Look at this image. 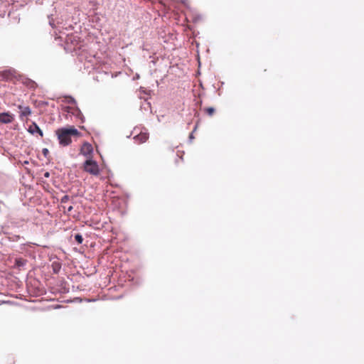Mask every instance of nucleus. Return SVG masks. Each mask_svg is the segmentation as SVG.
<instances>
[{"label": "nucleus", "mask_w": 364, "mask_h": 364, "mask_svg": "<svg viewBox=\"0 0 364 364\" xmlns=\"http://www.w3.org/2000/svg\"><path fill=\"white\" fill-rule=\"evenodd\" d=\"M56 135L59 143L63 146H67L71 142L73 136H79L78 131L73 127L60 128L56 130Z\"/></svg>", "instance_id": "nucleus-1"}, {"label": "nucleus", "mask_w": 364, "mask_h": 364, "mask_svg": "<svg viewBox=\"0 0 364 364\" xmlns=\"http://www.w3.org/2000/svg\"><path fill=\"white\" fill-rule=\"evenodd\" d=\"M84 170L92 175H97L100 173V168L97 163L92 159L85 160L83 164Z\"/></svg>", "instance_id": "nucleus-2"}, {"label": "nucleus", "mask_w": 364, "mask_h": 364, "mask_svg": "<svg viewBox=\"0 0 364 364\" xmlns=\"http://www.w3.org/2000/svg\"><path fill=\"white\" fill-rule=\"evenodd\" d=\"M81 154L87 159H92L93 149L90 144L85 143L81 147Z\"/></svg>", "instance_id": "nucleus-3"}, {"label": "nucleus", "mask_w": 364, "mask_h": 364, "mask_svg": "<svg viewBox=\"0 0 364 364\" xmlns=\"http://www.w3.org/2000/svg\"><path fill=\"white\" fill-rule=\"evenodd\" d=\"M14 115L9 112L0 113V122L3 124H9L14 121Z\"/></svg>", "instance_id": "nucleus-4"}, {"label": "nucleus", "mask_w": 364, "mask_h": 364, "mask_svg": "<svg viewBox=\"0 0 364 364\" xmlns=\"http://www.w3.org/2000/svg\"><path fill=\"white\" fill-rule=\"evenodd\" d=\"M28 132L32 134H34L36 133H38L41 136H43V132L39 128V127L36 124L33 123L28 128Z\"/></svg>", "instance_id": "nucleus-5"}, {"label": "nucleus", "mask_w": 364, "mask_h": 364, "mask_svg": "<svg viewBox=\"0 0 364 364\" xmlns=\"http://www.w3.org/2000/svg\"><path fill=\"white\" fill-rule=\"evenodd\" d=\"M18 109H20V117L21 118H23L24 117H28L31 113V111L28 107L19 105Z\"/></svg>", "instance_id": "nucleus-6"}, {"label": "nucleus", "mask_w": 364, "mask_h": 364, "mask_svg": "<svg viewBox=\"0 0 364 364\" xmlns=\"http://www.w3.org/2000/svg\"><path fill=\"white\" fill-rule=\"evenodd\" d=\"M147 139H148V135L146 133H141L140 134H139L138 136H136L135 137V139L140 143H143V142L146 141L147 140Z\"/></svg>", "instance_id": "nucleus-7"}, {"label": "nucleus", "mask_w": 364, "mask_h": 364, "mask_svg": "<svg viewBox=\"0 0 364 364\" xmlns=\"http://www.w3.org/2000/svg\"><path fill=\"white\" fill-rule=\"evenodd\" d=\"M75 240L79 242V243H81L82 242V237L81 235H75Z\"/></svg>", "instance_id": "nucleus-8"}, {"label": "nucleus", "mask_w": 364, "mask_h": 364, "mask_svg": "<svg viewBox=\"0 0 364 364\" xmlns=\"http://www.w3.org/2000/svg\"><path fill=\"white\" fill-rule=\"evenodd\" d=\"M207 112H208L210 115H211V114H213V112H214V109H213V108H212V107H209V108H208V109H207Z\"/></svg>", "instance_id": "nucleus-9"}, {"label": "nucleus", "mask_w": 364, "mask_h": 364, "mask_svg": "<svg viewBox=\"0 0 364 364\" xmlns=\"http://www.w3.org/2000/svg\"><path fill=\"white\" fill-rule=\"evenodd\" d=\"M43 152H44V154H46L48 152V149H45L43 150Z\"/></svg>", "instance_id": "nucleus-10"}]
</instances>
